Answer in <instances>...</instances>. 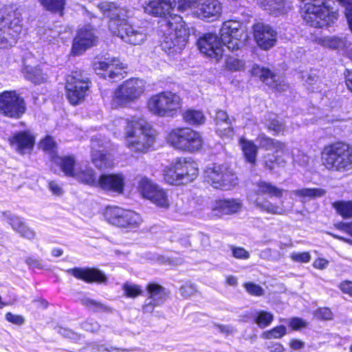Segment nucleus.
<instances>
[{"mask_svg": "<svg viewBox=\"0 0 352 352\" xmlns=\"http://www.w3.org/2000/svg\"><path fill=\"white\" fill-rule=\"evenodd\" d=\"M124 134L126 147L136 153L148 152L157 136V132L151 125L139 118H133L126 122Z\"/></svg>", "mask_w": 352, "mask_h": 352, "instance_id": "4", "label": "nucleus"}, {"mask_svg": "<svg viewBox=\"0 0 352 352\" xmlns=\"http://www.w3.org/2000/svg\"><path fill=\"white\" fill-rule=\"evenodd\" d=\"M39 2L46 10L63 14L65 0H39Z\"/></svg>", "mask_w": 352, "mask_h": 352, "instance_id": "39", "label": "nucleus"}, {"mask_svg": "<svg viewBox=\"0 0 352 352\" xmlns=\"http://www.w3.org/2000/svg\"><path fill=\"white\" fill-rule=\"evenodd\" d=\"M252 199L254 201L256 207L259 208L261 210L273 214H281V209L278 206L273 205L267 201L265 202H261L258 200V198L255 199L252 198Z\"/></svg>", "mask_w": 352, "mask_h": 352, "instance_id": "46", "label": "nucleus"}, {"mask_svg": "<svg viewBox=\"0 0 352 352\" xmlns=\"http://www.w3.org/2000/svg\"><path fill=\"white\" fill-rule=\"evenodd\" d=\"M225 68L230 72H239L245 69V62L234 56H228L225 61Z\"/></svg>", "mask_w": 352, "mask_h": 352, "instance_id": "44", "label": "nucleus"}, {"mask_svg": "<svg viewBox=\"0 0 352 352\" xmlns=\"http://www.w3.org/2000/svg\"><path fill=\"white\" fill-rule=\"evenodd\" d=\"M243 204L239 199H223L215 203L212 210L217 216L228 215L239 212Z\"/></svg>", "mask_w": 352, "mask_h": 352, "instance_id": "26", "label": "nucleus"}, {"mask_svg": "<svg viewBox=\"0 0 352 352\" xmlns=\"http://www.w3.org/2000/svg\"><path fill=\"white\" fill-rule=\"evenodd\" d=\"M304 20L310 26L322 28L330 26L338 19V13L330 10L325 0H310L303 8Z\"/></svg>", "mask_w": 352, "mask_h": 352, "instance_id": "8", "label": "nucleus"}, {"mask_svg": "<svg viewBox=\"0 0 352 352\" xmlns=\"http://www.w3.org/2000/svg\"><path fill=\"white\" fill-rule=\"evenodd\" d=\"M146 82L138 78L124 81L113 93V102L117 107H126L137 101L145 91Z\"/></svg>", "mask_w": 352, "mask_h": 352, "instance_id": "11", "label": "nucleus"}, {"mask_svg": "<svg viewBox=\"0 0 352 352\" xmlns=\"http://www.w3.org/2000/svg\"><path fill=\"white\" fill-rule=\"evenodd\" d=\"M48 186H49L50 191L54 195L58 196V195H62L63 192L62 187L54 181L50 182Z\"/></svg>", "mask_w": 352, "mask_h": 352, "instance_id": "63", "label": "nucleus"}, {"mask_svg": "<svg viewBox=\"0 0 352 352\" xmlns=\"http://www.w3.org/2000/svg\"><path fill=\"white\" fill-rule=\"evenodd\" d=\"M56 329V331L63 337L71 339H76L77 338V335L70 329L60 327H57Z\"/></svg>", "mask_w": 352, "mask_h": 352, "instance_id": "61", "label": "nucleus"}, {"mask_svg": "<svg viewBox=\"0 0 352 352\" xmlns=\"http://www.w3.org/2000/svg\"><path fill=\"white\" fill-rule=\"evenodd\" d=\"M6 319L9 322L16 325H22L25 322V319L22 316L13 314L11 312H8L6 314Z\"/></svg>", "mask_w": 352, "mask_h": 352, "instance_id": "57", "label": "nucleus"}, {"mask_svg": "<svg viewBox=\"0 0 352 352\" xmlns=\"http://www.w3.org/2000/svg\"><path fill=\"white\" fill-rule=\"evenodd\" d=\"M265 125L269 131H273L274 135L283 134L285 131L284 123L280 121L276 115L269 113L265 120Z\"/></svg>", "mask_w": 352, "mask_h": 352, "instance_id": "37", "label": "nucleus"}, {"mask_svg": "<svg viewBox=\"0 0 352 352\" xmlns=\"http://www.w3.org/2000/svg\"><path fill=\"white\" fill-rule=\"evenodd\" d=\"M138 188L142 196L159 208L167 209L170 204L167 192L146 177H142Z\"/></svg>", "mask_w": 352, "mask_h": 352, "instance_id": "16", "label": "nucleus"}, {"mask_svg": "<svg viewBox=\"0 0 352 352\" xmlns=\"http://www.w3.org/2000/svg\"><path fill=\"white\" fill-rule=\"evenodd\" d=\"M333 208L344 218L352 217V201H338L333 204Z\"/></svg>", "mask_w": 352, "mask_h": 352, "instance_id": "43", "label": "nucleus"}, {"mask_svg": "<svg viewBox=\"0 0 352 352\" xmlns=\"http://www.w3.org/2000/svg\"><path fill=\"white\" fill-rule=\"evenodd\" d=\"M10 143L18 153L24 155L32 150L35 143V137L29 131H20L14 133L10 138Z\"/></svg>", "mask_w": 352, "mask_h": 352, "instance_id": "24", "label": "nucleus"}, {"mask_svg": "<svg viewBox=\"0 0 352 352\" xmlns=\"http://www.w3.org/2000/svg\"><path fill=\"white\" fill-rule=\"evenodd\" d=\"M321 160L328 170L348 171L352 169V147L342 142L329 144L323 148Z\"/></svg>", "mask_w": 352, "mask_h": 352, "instance_id": "6", "label": "nucleus"}, {"mask_svg": "<svg viewBox=\"0 0 352 352\" xmlns=\"http://www.w3.org/2000/svg\"><path fill=\"white\" fill-rule=\"evenodd\" d=\"M23 30L22 14L14 6H6L0 15V48L14 45Z\"/></svg>", "mask_w": 352, "mask_h": 352, "instance_id": "5", "label": "nucleus"}, {"mask_svg": "<svg viewBox=\"0 0 352 352\" xmlns=\"http://www.w3.org/2000/svg\"><path fill=\"white\" fill-rule=\"evenodd\" d=\"M214 121L217 131L221 132L223 130L230 129L231 127L232 121L224 111H217Z\"/></svg>", "mask_w": 352, "mask_h": 352, "instance_id": "40", "label": "nucleus"}, {"mask_svg": "<svg viewBox=\"0 0 352 352\" xmlns=\"http://www.w3.org/2000/svg\"><path fill=\"white\" fill-rule=\"evenodd\" d=\"M125 177L122 174H102L98 179L97 186L106 192L122 194Z\"/></svg>", "mask_w": 352, "mask_h": 352, "instance_id": "23", "label": "nucleus"}, {"mask_svg": "<svg viewBox=\"0 0 352 352\" xmlns=\"http://www.w3.org/2000/svg\"><path fill=\"white\" fill-rule=\"evenodd\" d=\"M286 333V327L283 325L274 327L270 331L263 333L262 337L265 339L280 338Z\"/></svg>", "mask_w": 352, "mask_h": 352, "instance_id": "48", "label": "nucleus"}, {"mask_svg": "<svg viewBox=\"0 0 352 352\" xmlns=\"http://www.w3.org/2000/svg\"><path fill=\"white\" fill-rule=\"evenodd\" d=\"M175 6V0H151L144 6L146 13L166 18L161 25L163 32L161 46L168 54L179 53L188 43L190 35L182 17L173 13Z\"/></svg>", "mask_w": 352, "mask_h": 352, "instance_id": "1", "label": "nucleus"}, {"mask_svg": "<svg viewBox=\"0 0 352 352\" xmlns=\"http://www.w3.org/2000/svg\"><path fill=\"white\" fill-rule=\"evenodd\" d=\"M93 67L98 75L104 78L115 80L124 77L126 66L117 58H105L102 60L95 61Z\"/></svg>", "mask_w": 352, "mask_h": 352, "instance_id": "17", "label": "nucleus"}, {"mask_svg": "<svg viewBox=\"0 0 352 352\" xmlns=\"http://www.w3.org/2000/svg\"><path fill=\"white\" fill-rule=\"evenodd\" d=\"M326 192V190L321 188H305L292 192V194L298 197L307 198L308 199L322 197L325 195Z\"/></svg>", "mask_w": 352, "mask_h": 352, "instance_id": "35", "label": "nucleus"}, {"mask_svg": "<svg viewBox=\"0 0 352 352\" xmlns=\"http://www.w3.org/2000/svg\"><path fill=\"white\" fill-rule=\"evenodd\" d=\"M25 111V100L16 91H4L0 93V114L10 118L19 119Z\"/></svg>", "mask_w": 352, "mask_h": 352, "instance_id": "14", "label": "nucleus"}, {"mask_svg": "<svg viewBox=\"0 0 352 352\" xmlns=\"http://www.w3.org/2000/svg\"><path fill=\"white\" fill-rule=\"evenodd\" d=\"M179 291L182 296L188 298L197 292V289L193 284L186 283L180 287Z\"/></svg>", "mask_w": 352, "mask_h": 352, "instance_id": "54", "label": "nucleus"}, {"mask_svg": "<svg viewBox=\"0 0 352 352\" xmlns=\"http://www.w3.org/2000/svg\"><path fill=\"white\" fill-rule=\"evenodd\" d=\"M148 296L142 306L144 313H152L155 307L162 305L168 298V292L162 286L151 283L146 286Z\"/></svg>", "mask_w": 352, "mask_h": 352, "instance_id": "19", "label": "nucleus"}, {"mask_svg": "<svg viewBox=\"0 0 352 352\" xmlns=\"http://www.w3.org/2000/svg\"><path fill=\"white\" fill-rule=\"evenodd\" d=\"M67 272L75 278L82 280L87 283L96 282L98 283H105L107 280L105 274L97 269H82L75 267L69 269Z\"/></svg>", "mask_w": 352, "mask_h": 352, "instance_id": "25", "label": "nucleus"}, {"mask_svg": "<svg viewBox=\"0 0 352 352\" xmlns=\"http://www.w3.org/2000/svg\"><path fill=\"white\" fill-rule=\"evenodd\" d=\"M339 288L343 293L348 294L350 296H352V282L351 281L345 280V281L342 282L339 285Z\"/></svg>", "mask_w": 352, "mask_h": 352, "instance_id": "64", "label": "nucleus"}, {"mask_svg": "<svg viewBox=\"0 0 352 352\" xmlns=\"http://www.w3.org/2000/svg\"><path fill=\"white\" fill-rule=\"evenodd\" d=\"M252 28L254 40L260 48L267 50L274 46L277 33L271 26L258 23Z\"/></svg>", "mask_w": 352, "mask_h": 352, "instance_id": "20", "label": "nucleus"}, {"mask_svg": "<svg viewBox=\"0 0 352 352\" xmlns=\"http://www.w3.org/2000/svg\"><path fill=\"white\" fill-rule=\"evenodd\" d=\"M270 14L278 16L285 12L284 0H256Z\"/></svg>", "mask_w": 352, "mask_h": 352, "instance_id": "33", "label": "nucleus"}, {"mask_svg": "<svg viewBox=\"0 0 352 352\" xmlns=\"http://www.w3.org/2000/svg\"><path fill=\"white\" fill-rule=\"evenodd\" d=\"M183 118L189 124H201L205 121V117L201 111L188 109L183 113Z\"/></svg>", "mask_w": 352, "mask_h": 352, "instance_id": "41", "label": "nucleus"}, {"mask_svg": "<svg viewBox=\"0 0 352 352\" xmlns=\"http://www.w3.org/2000/svg\"><path fill=\"white\" fill-rule=\"evenodd\" d=\"M294 163L302 168H307L309 166L310 158L306 154L298 151V153L294 155Z\"/></svg>", "mask_w": 352, "mask_h": 352, "instance_id": "52", "label": "nucleus"}, {"mask_svg": "<svg viewBox=\"0 0 352 352\" xmlns=\"http://www.w3.org/2000/svg\"><path fill=\"white\" fill-rule=\"evenodd\" d=\"M113 347H107L103 344H91L85 346L81 352H111Z\"/></svg>", "mask_w": 352, "mask_h": 352, "instance_id": "53", "label": "nucleus"}, {"mask_svg": "<svg viewBox=\"0 0 352 352\" xmlns=\"http://www.w3.org/2000/svg\"><path fill=\"white\" fill-rule=\"evenodd\" d=\"M102 146L101 140L97 138H92L91 143V159L95 166L99 168H107L111 166V160L109 155L100 151Z\"/></svg>", "mask_w": 352, "mask_h": 352, "instance_id": "27", "label": "nucleus"}, {"mask_svg": "<svg viewBox=\"0 0 352 352\" xmlns=\"http://www.w3.org/2000/svg\"><path fill=\"white\" fill-rule=\"evenodd\" d=\"M99 10L109 18V29L114 35L131 45H141L147 38L146 30L143 27L128 23L127 12L118 8L114 3L102 2L98 6Z\"/></svg>", "mask_w": 352, "mask_h": 352, "instance_id": "3", "label": "nucleus"}, {"mask_svg": "<svg viewBox=\"0 0 352 352\" xmlns=\"http://www.w3.org/2000/svg\"><path fill=\"white\" fill-rule=\"evenodd\" d=\"M199 0H178L177 10L180 12L186 11L188 9L191 10L193 6H196V3Z\"/></svg>", "mask_w": 352, "mask_h": 352, "instance_id": "55", "label": "nucleus"}, {"mask_svg": "<svg viewBox=\"0 0 352 352\" xmlns=\"http://www.w3.org/2000/svg\"><path fill=\"white\" fill-rule=\"evenodd\" d=\"M252 73L253 75L258 76L261 80L276 91H284L289 88L288 85L281 77L273 74L268 69L256 65L252 67Z\"/></svg>", "mask_w": 352, "mask_h": 352, "instance_id": "22", "label": "nucleus"}, {"mask_svg": "<svg viewBox=\"0 0 352 352\" xmlns=\"http://www.w3.org/2000/svg\"><path fill=\"white\" fill-rule=\"evenodd\" d=\"M318 318L323 320H331L332 318V313L329 308H320L316 311Z\"/></svg>", "mask_w": 352, "mask_h": 352, "instance_id": "60", "label": "nucleus"}, {"mask_svg": "<svg viewBox=\"0 0 352 352\" xmlns=\"http://www.w3.org/2000/svg\"><path fill=\"white\" fill-rule=\"evenodd\" d=\"M254 190L256 195H268L270 197H280L283 190L280 189L272 184L264 181H260L255 184Z\"/></svg>", "mask_w": 352, "mask_h": 352, "instance_id": "31", "label": "nucleus"}, {"mask_svg": "<svg viewBox=\"0 0 352 352\" xmlns=\"http://www.w3.org/2000/svg\"><path fill=\"white\" fill-rule=\"evenodd\" d=\"M240 143L246 161L252 164H254L257 155L256 146L252 142L243 138L240 140Z\"/></svg>", "mask_w": 352, "mask_h": 352, "instance_id": "34", "label": "nucleus"}, {"mask_svg": "<svg viewBox=\"0 0 352 352\" xmlns=\"http://www.w3.org/2000/svg\"><path fill=\"white\" fill-rule=\"evenodd\" d=\"M265 166L270 170H273L276 166L284 167L286 165V160L280 155L268 153L264 157Z\"/></svg>", "mask_w": 352, "mask_h": 352, "instance_id": "42", "label": "nucleus"}, {"mask_svg": "<svg viewBox=\"0 0 352 352\" xmlns=\"http://www.w3.org/2000/svg\"><path fill=\"white\" fill-rule=\"evenodd\" d=\"M190 10L197 17L214 21L220 17L222 13V4L219 0H201Z\"/></svg>", "mask_w": 352, "mask_h": 352, "instance_id": "21", "label": "nucleus"}, {"mask_svg": "<svg viewBox=\"0 0 352 352\" xmlns=\"http://www.w3.org/2000/svg\"><path fill=\"white\" fill-rule=\"evenodd\" d=\"M230 248L231 250L233 257L235 258L247 260L250 256L249 252L243 248L230 245Z\"/></svg>", "mask_w": 352, "mask_h": 352, "instance_id": "50", "label": "nucleus"}, {"mask_svg": "<svg viewBox=\"0 0 352 352\" xmlns=\"http://www.w3.org/2000/svg\"><path fill=\"white\" fill-rule=\"evenodd\" d=\"M122 289L125 296L129 298H135L141 296L143 293L140 286L128 282L123 285Z\"/></svg>", "mask_w": 352, "mask_h": 352, "instance_id": "47", "label": "nucleus"}, {"mask_svg": "<svg viewBox=\"0 0 352 352\" xmlns=\"http://www.w3.org/2000/svg\"><path fill=\"white\" fill-rule=\"evenodd\" d=\"M22 72L27 80L34 84H41L47 80V76L37 67L25 65Z\"/></svg>", "mask_w": 352, "mask_h": 352, "instance_id": "32", "label": "nucleus"}, {"mask_svg": "<svg viewBox=\"0 0 352 352\" xmlns=\"http://www.w3.org/2000/svg\"><path fill=\"white\" fill-rule=\"evenodd\" d=\"M84 329L91 332L97 331L99 329V324L94 320H88L82 324Z\"/></svg>", "mask_w": 352, "mask_h": 352, "instance_id": "59", "label": "nucleus"}, {"mask_svg": "<svg viewBox=\"0 0 352 352\" xmlns=\"http://www.w3.org/2000/svg\"><path fill=\"white\" fill-rule=\"evenodd\" d=\"M167 142L176 149L195 152L199 151L203 144L201 135L190 128H177L171 130Z\"/></svg>", "mask_w": 352, "mask_h": 352, "instance_id": "10", "label": "nucleus"}, {"mask_svg": "<svg viewBox=\"0 0 352 352\" xmlns=\"http://www.w3.org/2000/svg\"><path fill=\"white\" fill-rule=\"evenodd\" d=\"M73 178L78 182L91 186H97L98 179L94 170L87 164H80Z\"/></svg>", "mask_w": 352, "mask_h": 352, "instance_id": "29", "label": "nucleus"}, {"mask_svg": "<svg viewBox=\"0 0 352 352\" xmlns=\"http://www.w3.org/2000/svg\"><path fill=\"white\" fill-rule=\"evenodd\" d=\"M80 302L82 305L94 312H111V309L107 305L88 297L81 298Z\"/></svg>", "mask_w": 352, "mask_h": 352, "instance_id": "38", "label": "nucleus"}, {"mask_svg": "<svg viewBox=\"0 0 352 352\" xmlns=\"http://www.w3.org/2000/svg\"><path fill=\"white\" fill-rule=\"evenodd\" d=\"M55 145V141L51 136H46L39 144L40 147L44 151H52Z\"/></svg>", "mask_w": 352, "mask_h": 352, "instance_id": "56", "label": "nucleus"}, {"mask_svg": "<svg viewBox=\"0 0 352 352\" xmlns=\"http://www.w3.org/2000/svg\"><path fill=\"white\" fill-rule=\"evenodd\" d=\"M273 318L274 316L271 313L259 311L255 317V322L260 328H265L272 323Z\"/></svg>", "mask_w": 352, "mask_h": 352, "instance_id": "45", "label": "nucleus"}, {"mask_svg": "<svg viewBox=\"0 0 352 352\" xmlns=\"http://www.w3.org/2000/svg\"><path fill=\"white\" fill-rule=\"evenodd\" d=\"M258 139L261 146H262L266 150H272V148L274 145V142H276L275 140L266 137L265 135H260Z\"/></svg>", "mask_w": 352, "mask_h": 352, "instance_id": "58", "label": "nucleus"}, {"mask_svg": "<svg viewBox=\"0 0 352 352\" xmlns=\"http://www.w3.org/2000/svg\"><path fill=\"white\" fill-rule=\"evenodd\" d=\"M290 258L294 262L307 263L310 261L311 255L308 252H294L290 254Z\"/></svg>", "mask_w": 352, "mask_h": 352, "instance_id": "51", "label": "nucleus"}, {"mask_svg": "<svg viewBox=\"0 0 352 352\" xmlns=\"http://www.w3.org/2000/svg\"><path fill=\"white\" fill-rule=\"evenodd\" d=\"M243 287L246 292L252 296H261L264 295V289L259 285L248 282L245 283Z\"/></svg>", "mask_w": 352, "mask_h": 352, "instance_id": "49", "label": "nucleus"}, {"mask_svg": "<svg viewBox=\"0 0 352 352\" xmlns=\"http://www.w3.org/2000/svg\"><path fill=\"white\" fill-rule=\"evenodd\" d=\"M198 175L197 164L190 158L178 157L164 170V180L172 185L188 184Z\"/></svg>", "mask_w": 352, "mask_h": 352, "instance_id": "7", "label": "nucleus"}, {"mask_svg": "<svg viewBox=\"0 0 352 352\" xmlns=\"http://www.w3.org/2000/svg\"><path fill=\"white\" fill-rule=\"evenodd\" d=\"M54 162L60 166L61 170L67 177H73L76 170L80 164L76 162L74 156L54 157Z\"/></svg>", "mask_w": 352, "mask_h": 352, "instance_id": "30", "label": "nucleus"}, {"mask_svg": "<svg viewBox=\"0 0 352 352\" xmlns=\"http://www.w3.org/2000/svg\"><path fill=\"white\" fill-rule=\"evenodd\" d=\"M90 82L87 77L78 72H74L66 79L65 89L69 102L76 105L84 100L87 95Z\"/></svg>", "mask_w": 352, "mask_h": 352, "instance_id": "15", "label": "nucleus"}, {"mask_svg": "<svg viewBox=\"0 0 352 352\" xmlns=\"http://www.w3.org/2000/svg\"><path fill=\"white\" fill-rule=\"evenodd\" d=\"M2 215L3 219L8 223L12 229L19 233L21 236L29 239L34 237V232L28 228L19 217L13 215L9 211L3 212Z\"/></svg>", "mask_w": 352, "mask_h": 352, "instance_id": "28", "label": "nucleus"}, {"mask_svg": "<svg viewBox=\"0 0 352 352\" xmlns=\"http://www.w3.org/2000/svg\"><path fill=\"white\" fill-rule=\"evenodd\" d=\"M289 326L293 329H299L302 327H305L307 326V322L302 319L298 318H294L291 319L289 322Z\"/></svg>", "mask_w": 352, "mask_h": 352, "instance_id": "62", "label": "nucleus"}, {"mask_svg": "<svg viewBox=\"0 0 352 352\" xmlns=\"http://www.w3.org/2000/svg\"><path fill=\"white\" fill-rule=\"evenodd\" d=\"M98 36L91 25L80 28L74 38L72 52L75 56L82 54L87 49L97 45Z\"/></svg>", "mask_w": 352, "mask_h": 352, "instance_id": "18", "label": "nucleus"}, {"mask_svg": "<svg viewBox=\"0 0 352 352\" xmlns=\"http://www.w3.org/2000/svg\"><path fill=\"white\" fill-rule=\"evenodd\" d=\"M104 217L110 224L123 228H136L142 222L140 215L137 212L118 206L107 207Z\"/></svg>", "mask_w": 352, "mask_h": 352, "instance_id": "13", "label": "nucleus"}, {"mask_svg": "<svg viewBox=\"0 0 352 352\" xmlns=\"http://www.w3.org/2000/svg\"><path fill=\"white\" fill-rule=\"evenodd\" d=\"M318 43L320 45L331 49H342L345 47L346 40L340 36H323L318 39Z\"/></svg>", "mask_w": 352, "mask_h": 352, "instance_id": "36", "label": "nucleus"}, {"mask_svg": "<svg viewBox=\"0 0 352 352\" xmlns=\"http://www.w3.org/2000/svg\"><path fill=\"white\" fill-rule=\"evenodd\" d=\"M204 177L213 188L225 190L235 186L238 180L236 174L225 164H213L207 167Z\"/></svg>", "mask_w": 352, "mask_h": 352, "instance_id": "12", "label": "nucleus"}, {"mask_svg": "<svg viewBox=\"0 0 352 352\" xmlns=\"http://www.w3.org/2000/svg\"><path fill=\"white\" fill-rule=\"evenodd\" d=\"M182 100L172 91H162L151 96L147 101L148 110L160 117H173L181 109Z\"/></svg>", "mask_w": 352, "mask_h": 352, "instance_id": "9", "label": "nucleus"}, {"mask_svg": "<svg viewBox=\"0 0 352 352\" xmlns=\"http://www.w3.org/2000/svg\"><path fill=\"white\" fill-rule=\"evenodd\" d=\"M219 34L220 37L213 33L204 34L196 43L197 48L203 55L217 62L222 58L224 53L222 44L234 52L240 49L248 38L247 32L243 28L242 23L234 20L223 22Z\"/></svg>", "mask_w": 352, "mask_h": 352, "instance_id": "2", "label": "nucleus"}]
</instances>
